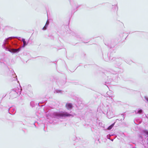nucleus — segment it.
<instances>
[{"instance_id":"obj_4","label":"nucleus","mask_w":148,"mask_h":148,"mask_svg":"<svg viewBox=\"0 0 148 148\" xmlns=\"http://www.w3.org/2000/svg\"><path fill=\"white\" fill-rule=\"evenodd\" d=\"M110 72L113 74H116L117 73L120 74L123 73V69L116 67L115 68L114 70L112 69H110Z\"/></svg>"},{"instance_id":"obj_35","label":"nucleus","mask_w":148,"mask_h":148,"mask_svg":"<svg viewBox=\"0 0 148 148\" xmlns=\"http://www.w3.org/2000/svg\"><path fill=\"white\" fill-rule=\"evenodd\" d=\"M1 102H0V103H1Z\"/></svg>"},{"instance_id":"obj_13","label":"nucleus","mask_w":148,"mask_h":148,"mask_svg":"<svg viewBox=\"0 0 148 148\" xmlns=\"http://www.w3.org/2000/svg\"><path fill=\"white\" fill-rule=\"evenodd\" d=\"M135 112L136 114H141L143 113V111L142 109H139L137 111H135Z\"/></svg>"},{"instance_id":"obj_11","label":"nucleus","mask_w":148,"mask_h":148,"mask_svg":"<svg viewBox=\"0 0 148 148\" xmlns=\"http://www.w3.org/2000/svg\"><path fill=\"white\" fill-rule=\"evenodd\" d=\"M134 122L135 124L138 125L141 123L142 121L136 119L135 120H134Z\"/></svg>"},{"instance_id":"obj_8","label":"nucleus","mask_w":148,"mask_h":148,"mask_svg":"<svg viewBox=\"0 0 148 148\" xmlns=\"http://www.w3.org/2000/svg\"><path fill=\"white\" fill-rule=\"evenodd\" d=\"M66 107L68 110H71L73 108V106L71 103H67L66 105Z\"/></svg>"},{"instance_id":"obj_25","label":"nucleus","mask_w":148,"mask_h":148,"mask_svg":"<svg viewBox=\"0 0 148 148\" xmlns=\"http://www.w3.org/2000/svg\"><path fill=\"white\" fill-rule=\"evenodd\" d=\"M145 99L148 102V97H146V96H145Z\"/></svg>"},{"instance_id":"obj_18","label":"nucleus","mask_w":148,"mask_h":148,"mask_svg":"<svg viewBox=\"0 0 148 148\" xmlns=\"http://www.w3.org/2000/svg\"><path fill=\"white\" fill-rule=\"evenodd\" d=\"M113 8H114V10L115 11H117L118 10V6L116 5H113Z\"/></svg>"},{"instance_id":"obj_26","label":"nucleus","mask_w":148,"mask_h":148,"mask_svg":"<svg viewBox=\"0 0 148 148\" xmlns=\"http://www.w3.org/2000/svg\"><path fill=\"white\" fill-rule=\"evenodd\" d=\"M125 62L129 64H131L132 63V61H130V62H127L126 61H125Z\"/></svg>"},{"instance_id":"obj_21","label":"nucleus","mask_w":148,"mask_h":148,"mask_svg":"<svg viewBox=\"0 0 148 148\" xmlns=\"http://www.w3.org/2000/svg\"><path fill=\"white\" fill-rule=\"evenodd\" d=\"M138 136H139V139L140 140H142V141L143 138V137L142 136L140 135H139Z\"/></svg>"},{"instance_id":"obj_22","label":"nucleus","mask_w":148,"mask_h":148,"mask_svg":"<svg viewBox=\"0 0 148 148\" xmlns=\"http://www.w3.org/2000/svg\"><path fill=\"white\" fill-rule=\"evenodd\" d=\"M111 96H110L109 97V99H110V102H113V101H114V100H113L112 99V97H110Z\"/></svg>"},{"instance_id":"obj_31","label":"nucleus","mask_w":148,"mask_h":148,"mask_svg":"<svg viewBox=\"0 0 148 148\" xmlns=\"http://www.w3.org/2000/svg\"><path fill=\"white\" fill-rule=\"evenodd\" d=\"M38 106H39V103H38Z\"/></svg>"},{"instance_id":"obj_30","label":"nucleus","mask_w":148,"mask_h":148,"mask_svg":"<svg viewBox=\"0 0 148 148\" xmlns=\"http://www.w3.org/2000/svg\"><path fill=\"white\" fill-rule=\"evenodd\" d=\"M147 147H148V140H147Z\"/></svg>"},{"instance_id":"obj_28","label":"nucleus","mask_w":148,"mask_h":148,"mask_svg":"<svg viewBox=\"0 0 148 148\" xmlns=\"http://www.w3.org/2000/svg\"><path fill=\"white\" fill-rule=\"evenodd\" d=\"M6 95V94L5 95H3L2 96V98H4Z\"/></svg>"},{"instance_id":"obj_15","label":"nucleus","mask_w":148,"mask_h":148,"mask_svg":"<svg viewBox=\"0 0 148 148\" xmlns=\"http://www.w3.org/2000/svg\"><path fill=\"white\" fill-rule=\"evenodd\" d=\"M11 72H12V76L14 77V78H15V77H16V80H17V76H16V74L15 73H14V71L13 70H12V71Z\"/></svg>"},{"instance_id":"obj_33","label":"nucleus","mask_w":148,"mask_h":148,"mask_svg":"<svg viewBox=\"0 0 148 148\" xmlns=\"http://www.w3.org/2000/svg\"><path fill=\"white\" fill-rule=\"evenodd\" d=\"M107 99V100H108V99H108V98H107V99Z\"/></svg>"},{"instance_id":"obj_14","label":"nucleus","mask_w":148,"mask_h":148,"mask_svg":"<svg viewBox=\"0 0 148 148\" xmlns=\"http://www.w3.org/2000/svg\"><path fill=\"white\" fill-rule=\"evenodd\" d=\"M112 79L110 78L108 81L107 82H105V84L107 86H108L107 85V84H110L111 83V82L112 81Z\"/></svg>"},{"instance_id":"obj_24","label":"nucleus","mask_w":148,"mask_h":148,"mask_svg":"<svg viewBox=\"0 0 148 148\" xmlns=\"http://www.w3.org/2000/svg\"><path fill=\"white\" fill-rule=\"evenodd\" d=\"M70 2V4L72 5L73 3L74 2V0H69Z\"/></svg>"},{"instance_id":"obj_17","label":"nucleus","mask_w":148,"mask_h":148,"mask_svg":"<svg viewBox=\"0 0 148 148\" xmlns=\"http://www.w3.org/2000/svg\"><path fill=\"white\" fill-rule=\"evenodd\" d=\"M54 92V93H60L62 94L63 91L60 90H55Z\"/></svg>"},{"instance_id":"obj_5","label":"nucleus","mask_w":148,"mask_h":148,"mask_svg":"<svg viewBox=\"0 0 148 148\" xmlns=\"http://www.w3.org/2000/svg\"><path fill=\"white\" fill-rule=\"evenodd\" d=\"M107 115L109 119L111 118L114 116V114L112 111V107L109 108L108 109Z\"/></svg>"},{"instance_id":"obj_27","label":"nucleus","mask_w":148,"mask_h":148,"mask_svg":"<svg viewBox=\"0 0 148 148\" xmlns=\"http://www.w3.org/2000/svg\"><path fill=\"white\" fill-rule=\"evenodd\" d=\"M22 41L23 42H25V39L24 38H23L22 39Z\"/></svg>"},{"instance_id":"obj_6","label":"nucleus","mask_w":148,"mask_h":148,"mask_svg":"<svg viewBox=\"0 0 148 148\" xmlns=\"http://www.w3.org/2000/svg\"><path fill=\"white\" fill-rule=\"evenodd\" d=\"M112 57V55L111 56V53H108L107 56H103V58L105 61L108 62L109 61H111L113 59V58H111Z\"/></svg>"},{"instance_id":"obj_3","label":"nucleus","mask_w":148,"mask_h":148,"mask_svg":"<svg viewBox=\"0 0 148 148\" xmlns=\"http://www.w3.org/2000/svg\"><path fill=\"white\" fill-rule=\"evenodd\" d=\"M21 94V90L18 88L13 89L10 93V97L11 99L16 98Z\"/></svg>"},{"instance_id":"obj_16","label":"nucleus","mask_w":148,"mask_h":148,"mask_svg":"<svg viewBox=\"0 0 148 148\" xmlns=\"http://www.w3.org/2000/svg\"><path fill=\"white\" fill-rule=\"evenodd\" d=\"M115 122H114V123L112 124L111 125L109 126L107 128V129L108 130H111L113 127L114 126Z\"/></svg>"},{"instance_id":"obj_10","label":"nucleus","mask_w":148,"mask_h":148,"mask_svg":"<svg viewBox=\"0 0 148 148\" xmlns=\"http://www.w3.org/2000/svg\"><path fill=\"white\" fill-rule=\"evenodd\" d=\"M105 44L108 47H110V48L114 47V44H112L110 43H107L105 42Z\"/></svg>"},{"instance_id":"obj_1","label":"nucleus","mask_w":148,"mask_h":148,"mask_svg":"<svg viewBox=\"0 0 148 148\" xmlns=\"http://www.w3.org/2000/svg\"><path fill=\"white\" fill-rule=\"evenodd\" d=\"M17 38L19 40L21 38L17 37H10L6 38L4 41L2 45L3 47L5 50L8 51L12 53H17L21 50L22 47H25L27 44L26 41L23 42L21 47L16 48L19 46L17 40L15 39Z\"/></svg>"},{"instance_id":"obj_9","label":"nucleus","mask_w":148,"mask_h":148,"mask_svg":"<svg viewBox=\"0 0 148 148\" xmlns=\"http://www.w3.org/2000/svg\"><path fill=\"white\" fill-rule=\"evenodd\" d=\"M142 134L145 136H148V130H143L142 132Z\"/></svg>"},{"instance_id":"obj_19","label":"nucleus","mask_w":148,"mask_h":148,"mask_svg":"<svg viewBox=\"0 0 148 148\" xmlns=\"http://www.w3.org/2000/svg\"><path fill=\"white\" fill-rule=\"evenodd\" d=\"M49 22L48 23L47 22L44 27H43L42 28L43 30H45L46 29L47 26L49 25Z\"/></svg>"},{"instance_id":"obj_2","label":"nucleus","mask_w":148,"mask_h":148,"mask_svg":"<svg viewBox=\"0 0 148 148\" xmlns=\"http://www.w3.org/2000/svg\"><path fill=\"white\" fill-rule=\"evenodd\" d=\"M51 116L54 118L59 119L63 117H73L74 116V115L69 114L66 112H54L52 114Z\"/></svg>"},{"instance_id":"obj_12","label":"nucleus","mask_w":148,"mask_h":148,"mask_svg":"<svg viewBox=\"0 0 148 148\" xmlns=\"http://www.w3.org/2000/svg\"><path fill=\"white\" fill-rule=\"evenodd\" d=\"M36 105H37V103L35 104L34 101H32L30 103V105L32 108L35 107Z\"/></svg>"},{"instance_id":"obj_23","label":"nucleus","mask_w":148,"mask_h":148,"mask_svg":"<svg viewBox=\"0 0 148 148\" xmlns=\"http://www.w3.org/2000/svg\"><path fill=\"white\" fill-rule=\"evenodd\" d=\"M121 116H122V118L121 119V121L122 120H123L124 119V115L123 114H122L121 115Z\"/></svg>"},{"instance_id":"obj_29","label":"nucleus","mask_w":148,"mask_h":148,"mask_svg":"<svg viewBox=\"0 0 148 148\" xmlns=\"http://www.w3.org/2000/svg\"><path fill=\"white\" fill-rule=\"evenodd\" d=\"M114 138H113V139H110V140H111L112 141H113V140H114Z\"/></svg>"},{"instance_id":"obj_7","label":"nucleus","mask_w":148,"mask_h":148,"mask_svg":"<svg viewBox=\"0 0 148 148\" xmlns=\"http://www.w3.org/2000/svg\"><path fill=\"white\" fill-rule=\"evenodd\" d=\"M8 112L10 114L14 115L16 113L15 108L14 107H11L8 109Z\"/></svg>"},{"instance_id":"obj_20","label":"nucleus","mask_w":148,"mask_h":148,"mask_svg":"<svg viewBox=\"0 0 148 148\" xmlns=\"http://www.w3.org/2000/svg\"><path fill=\"white\" fill-rule=\"evenodd\" d=\"M113 134H109L107 136V138L108 139H110V137L111 136H113Z\"/></svg>"},{"instance_id":"obj_32","label":"nucleus","mask_w":148,"mask_h":148,"mask_svg":"<svg viewBox=\"0 0 148 148\" xmlns=\"http://www.w3.org/2000/svg\"><path fill=\"white\" fill-rule=\"evenodd\" d=\"M117 120H119V119H116V121H117Z\"/></svg>"},{"instance_id":"obj_34","label":"nucleus","mask_w":148,"mask_h":148,"mask_svg":"<svg viewBox=\"0 0 148 148\" xmlns=\"http://www.w3.org/2000/svg\"><path fill=\"white\" fill-rule=\"evenodd\" d=\"M66 83V82H64V83Z\"/></svg>"}]
</instances>
